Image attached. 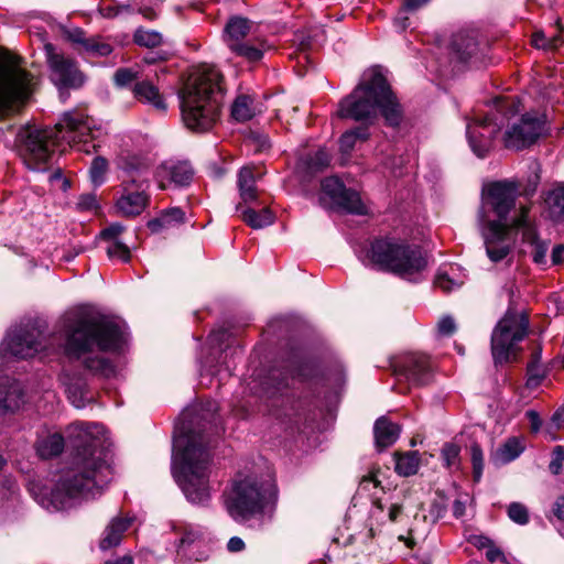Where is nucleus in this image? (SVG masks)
I'll return each mask as SVG.
<instances>
[{"label": "nucleus", "instance_id": "f257e3e1", "mask_svg": "<svg viewBox=\"0 0 564 564\" xmlns=\"http://www.w3.org/2000/svg\"><path fill=\"white\" fill-rule=\"evenodd\" d=\"M126 338V325L117 318L70 313L61 318L48 338L44 336L40 322L10 329L0 345V355L6 360L26 359L48 346H56L69 358L83 359L87 369L109 378L116 373L115 366L105 358L87 355L95 350L117 351L124 345Z\"/></svg>", "mask_w": 564, "mask_h": 564}, {"label": "nucleus", "instance_id": "f03ea898", "mask_svg": "<svg viewBox=\"0 0 564 564\" xmlns=\"http://www.w3.org/2000/svg\"><path fill=\"white\" fill-rule=\"evenodd\" d=\"M106 433L105 426L98 423L76 422L69 426V436L76 438L77 454L50 496L41 499L43 508L64 510L78 500L93 499L102 492L112 477Z\"/></svg>", "mask_w": 564, "mask_h": 564}, {"label": "nucleus", "instance_id": "7ed1b4c3", "mask_svg": "<svg viewBox=\"0 0 564 564\" xmlns=\"http://www.w3.org/2000/svg\"><path fill=\"white\" fill-rule=\"evenodd\" d=\"M104 133L96 119L74 109L62 115L54 128L26 124L19 129L15 145L23 163L32 171H46L52 163L55 147L64 141L87 154L96 150L95 140Z\"/></svg>", "mask_w": 564, "mask_h": 564}, {"label": "nucleus", "instance_id": "20e7f679", "mask_svg": "<svg viewBox=\"0 0 564 564\" xmlns=\"http://www.w3.org/2000/svg\"><path fill=\"white\" fill-rule=\"evenodd\" d=\"M518 185L512 181H497L486 184L481 192L478 209V226L486 243L503 239L509 227L516 228V238L530 247H545L534 224L529 219V209H516Z\"/></svg>", "mask_w": 564, "mask_h": 564}, {"label": "nucleus", "instance_id": "39448f33", "mask_svg": "<svg viewBox=\"0 0 564 564\" xmlns=\"http://www.w3.org/2000/svg\"><path fill=\"white\" fill-rule=\"evenodd\" d=\"M210 453L208 442L200 433L184 423L175 427L172 454V474L186 499L205 505L212 496L209 485Z\"/></svg>", "mask_w": 564, "mask_h": 564}, {"label": "nucleus", "instance_id": "423d86ee", "mask_svg": "<svg viewBox=\"0 0 564 564\" xmlns=\"http://www.w3.org/2000/svg\"><path fill=\"white\" fill-rule=\"evenodd\" d=\"M378 113L392 127L398 126L402 119L401 106L384 75L380 68L373 67L366 70L352 93L341 99L337 116L362 121L371 120Z\"/></svg>", "mask_w": 564, "mask_h": 564}, {"label": "nucleus", "instance_id": "0eeeda50", "mask_svg": "<svg viewBox=\"0 0 564 564\" xmlns=\"http://www.w3.org/2000/svg\"><path fill=\"white\" fill-rule=\"evenodd\" d=\"M180 98L184 124L196 132L210 130L219 117L223 99L219 69L214 65L198 67L191 75Z\"/></svg>", "mask_w": 564, "mask_h": 564}, {"label": "nucleus", "instance_id": "6e6552de", "mask_svg": "<svg viewBox=\"0 0 564 564\" xmlns=\"http://www.w3.org/2000/svg\"><path fill=\"white\" fill-rule=\"evenodd\" d=\"M495 102L500 115L501 128L507 122L502 134L507 149L523 150L550 134L551 127L544 112L532 110L518 116L522 105L517 96L497 98Z\"/></svg>", "mask_w": 564, "mask_h": 564}, {"label": "nucleus", "instance_id": "1a4fd4ad", "mask_svg": "<svg viewBox=\"0 0 564 564\" xmlns=\"http://www.w3.org/2000/svg\"><path fill=\"white\" fill-rule=\"evenodd\" d=\"M356 257L366 267L412 279L430 263L424 249H356Z\"/></svg>", "mask_w": 564, "mask_h": 564}, {"label": "nucleus", "instance_id": "9d476101", "mask_svg": "<svg viewBox=\"0 0 564 564\" xmlns=\"http://www.w3.org/2000/svg\"><path fill=\"white\" fill-rule=\"evenodd\" d=\"M272 485L254 476L238 475L225 495V507L235 521H246L261 513L272 497Z\"/></svg>", "mask_w": 564, "mask_h": 564}, {"label": "nucleus", "instance_id": "9b49d317", "mask_svg": "<svg viewBox=\"0 0 564 564\" xmlns=\"http://www.w3.org/2000/svg\"><path fill=\"white\" fill-rule=\"evenodd\" d=\"M36 77L26 70L23 59L8 55L0 59V110H11L32 94Z\"/></svg>", "mask_w": 564, "mask_h": 564}, {"label": "nucleus", "instance_id": "f8f14e48", "mask_svg": "<svg viewBox=\"0 0 564 564\" xmlns=\"http://www.w3.org/2000/svg\"><path fill=\"white\" fill-rule=\"evenodd\" d=\"M528 326L524 314L513 311L505 314L491 335V352L496 364L508 362L516 357L518 344L525 337Z\"/></svg>", "mask_w": 564, "mask_h": 564}, {"label": "nucleus", "instance_id": "ddd939ff", "mask_svg": "<svg viewBox=\"0 0 564 564\" xmlns=\"http://www.w3.org/2000/svg\"><path fill=\"white\" fill-rule=\"evenodd\" d=\"M319 202L323 206L350 214L366 215L367 206L356 191L345 187L336 176L325 177L321 183Z\"/></svg>", "mask_w": 564, "mask_h": 564}, {"label": "nucleus", "instance_id": "4468645a", "mask_svg": "<svg viewBox=\"0 0 564 564\" xmlns=\"http://www.w3.org/2000/svg\"><path fill=\"white\" fill-rule=\"evenodd\" d=\"M500 130L501 122L497 107L495 112L468 120L466 137L471 152L479 159L486 158L492 149L495 137Z\"/></svg>", "mask_w": 564, "mask_h": 564}, {"label": "nucleus", "instance_id": "2eb2a0df", "mask_svg": "<svg viewBox=\"0 0 564 564\" xmlns=\"http://www.w3.org/2000/svg\"><path fill=\"white\" fill-rule=\"evenodd\" d=\"M44 51L51 70V80L58 89L78 88L83 85L84 76L70 57L57 52L51 43L44 45Z\"/></svg>", "mask_w": 564, "mask_h": 564}, {"label": "nucleus", "instance_id": "dca6fc26", "mask_svg": "<svg viewBox=\"0 0 564 564\" xmlns=\"http://www.w3.org/2000/svg\"><path fill=\"white\" fill-rule=\"evenodd\" d=\"M194 171L186 161H165L158 166L155 177L161 189L170 186H187L193 180Z\"/></svg>", "mask_w": 564, "mask_h": 564}, {"label": "nucleus", "instance_id": "f3484780", "mask_svg": "<svg viewBox=\"0 0 564 564\" xmlns=\"http://www.w3.org/2000/svg\"><path fill=\"white\" fill-rule=\"evenodd\" d=\"M395 371L408 381L421 386L430 379L429 358L422 354H409L395 362Z\"/></svg>", "mask_w": 564, "mask_h": 564}, {"label": "nucleus", "instance_id": "a211bd4d", "mask_svg": "<svg viewBox=\"0 0 564 564\" xmlns=\"http://www.w3.org/2000/svg\"><path fill=\"white\" fill-rule=\"evenodd\" d=\"M404 519L403 507L400 503L377 499L369 512V534L373 538L387 522L401 523Z\"/></svg>", "mask_w": 564, "mask_h": 564}, {"label": "nucleus", "instance_id": "6ab92c4d", "mask_svg": "<svg viewBox=\"0 0 564 564\" xmlns=\"http://www.w3.org/2000/svg\"><path fill=\"white\" fill-rule=\"evenodd\" d=\"M263 174L264 171L261 166L246 165L240 169L237 180L240 196L238 204H257L258 200L264 199L257 187V182Z\"/></svg>", "mask_w": 564, "mask_h": 564}, {"label": "nucleus", "instance_id": "aec40b11", "mask_svg": "<svg viewBox=\"0 0 564 564\" xmlns=\"http://www.w3.org/2000/svg\"><path fill=\"white\" fill-rule=\"evenodd\" d=\"M236 214L253 229H261L274 221V214L265 199L258 200L257 204H237Z\"/></svg>", "mask_w": 564, "mask_h": 564}, {"label": "nucleus", "instance_id": "412c9836", "mask_svg": "<svg viewBox=\"0 0 564 564\" xmlns=\"http://www.w3.org/2000/svg\"><path fill=\"white\" fill-rule=\"evenodd\" d=\"M148 202L149 196L144 191H133L129 185H124L116 202V209L124 217H135L145 209Z\"/></svg>", "mask_w": 564, "mask_h": 564}, {"label": "nucleus", "instance_id": "4be33fe9", "mask_svg": "<svg viewBox=\"0 0 564 564\" xmlns=\"http://www.w3.org/2000/svg\"><path fill=\"white\" fill-rule=\"evenodd\" d=\"M254 24L242 17H232L224 30V41L229 50L254 36Z\"/></svg>", "mask_w": 564, "mask_h": 564}, {"label": "nucleus", "instance_id": "5701e85b", "mask_svg": "<svg viewBox=\"0 0 564 564\" xmlns=\"http://www.w3.org/2000/svg\"><path fill=\"white\" fill-rule=\"evenodd\" d=\"M24 403L21 383L11 378H0V412H13Z\"/></svg>", "mask_w": 564, "mask_h": 564}, {"label": "nucleus", "instance_id": "b1692460", "mask_svg": "<svg viewBox=\"0 0 564 564\" xmlns=\"http://www.w3.org/2000/svg\"><path fill=\"white\" fill-rule=\"evenodd\" d=\"M61 380L65 386L68 400L75 408L82 409L93 400L83 377H70L68 373H63Z\"/></svg>", "mask_w": 564, "mask_h": 564}, {"label": "nucleus", "instance_id": "393cba45", "mask_svg": "<svg viewBox=\"0 0 564 564\" xmlns=\"http://www.w3.org/2000/svg\"><path fill=\"white\" fill-rule=\"evenodd\" d=\"M185 212L180 207H171L162 210L158 217L148 221V228L153 234L178 227L185 223Z\"/></svg>", "mask_w": 564, "mask_h": 564}, {"label": "nucleus", "instance_id": "a878e982", "mask_svg": "<svg viewBox=\"0 0 564 564\" xmlns=\"http://www.w3.org/2000/svg\"><path fill=\"white\" fill-rule=\"evenodd\" d=\"M401 429L386 416L379 417L373 426L375 443L379 449L393 445L400 436Z\"/></svg>", "mask_w": 564, "mask_h": 564}, {"label": "nucleus", "instance_id": "bb28decb", "mask_svg": "<svg viewBox=\"0 0 564 564\" xmlns=\"http://www.w3.org/2000/svg\"><path fill=\"white\" fill-rule=\"evenodd\" d=\"M545 213L553 221H564V182L555 184L544 196Z\"/></svg>", "mask_w": 564, "mask_h": 564}, {"label": "nucleus", "instance_id": "cd10ccee", "mask_svg": "<svg viewBox=\"0 0 564 564\" xmlns=\"http://www.w3.org/2000/svg\"><path fill=\"white\" fill-rule=\"evenodd\" d=\"M134 97L143 102L151 105L159 111L166 110V104L159 91V88L149 80L138 82L133 87Z\"/></svg>", "mask_w": 564, "mask_h": 564}, {"label": "nucleus", "instance_id": "c85d7f7f", "mask_svg": "<svg viewBox=\"0 0 564 564\" xmlns=\"http://www.w3.org/2000/svg\"><path fill=\"white\" fill-rule=\"evenodd\" d=\"M267 50V42L263 39L253 36L240 43L230 51L237 56L243 57L250 63H256L262 59Z\"/></svg>", "mask_w": 564, "mask_h": 564}, {"label": "nucleus", "instance_id": "c756f323", "mask_svg": "<svg viewBox=\"0 0 564 564\" xmlns=\"http://www.w3.org/2000/svg\"><path fill=\"white\" fill-rule=\"evenodd\" d=\"M131 525V519L129 518H116L105 529L102 538L100 540V549L109 550L117 546L122 538V534Z\"/></svg>", "mask_w": 564, "mask_h": 564}, {"label": "nucleus", "instance_id": "7c9ffc66", "mask_svg": "<svg viewBox=\"0 0 564 564\" xmlns=\"http://www.w3.org/2000/svg\"><path fill=\"white\" fill-rule=\"evenodd\" d=\"M523 451V440L510 437L496 451L494 459L498 464H508L518 458Z\"/></svg>", "mask_w": 564, "mask_h": 564}, {"label": "nucleus", "instance_id": "2f4dec72", "mask_svg": "<svg viewBox=\"0 0 564 564\" xmlns=\"http://www.w3.org/2000/svg\"><path fill=\"white\" fill-rule=\"evenodd\" d=\"M452 46L460 61H467L477 51V41L469 32H459L454 35Z\"/></svg>", "mask_w": 564, "mask_h": 564}, {"label": "nucleus", "instance_id": "473e14b6", "mask_svg": "<svg viewBox=\"0 0 564 564\" xmlns=\"http://www.w3.org/2000/svg\"><path fill=\"white\" fill-rule=\"evenodd\" d=\"M35 448L42 458L57 456L64 448V438L58 433L42 436L37 440Z\"/></svg>", "mask_w": 564, "mask_h": 564}, {"label": "nucleus", "instance_id": "72a5a7b5", "mask_svg": "<svg viewBox=\"0 0 564 564\" xmlns=\"http://www.w3.org/2000/svg\"><path fill=\"white\" fill-rule=\"evenodd\" d=\"M256 113L253 99L248 95H239L231 107V116L237 121L250 120Z\"/></svg>", "mask_w": 564, "mask_h": 564}, {"label": "nucleus", "instance_id": "f704fd0d", "mask_svg": "<svg viewBox=\"0 0 564 564\" xmlns=\"http://www.w3.org/2000/svg\"><path fill=\"white\" fill-rule=\"evenodd\" d=\"M420 466L417 452H409L402 455L395 454V471L401 476L414 475Z\"/></svg>", "mask_w": 564, "mask_h": 564}, {"label": "nucleus", "instance_id": "c9c22d12", "mask_svg": "<svg viewBox=\"0 0 564 564\" xmlns=\"http://www.w3.org/2000/svg\"><path fill=\"white\" fill-rule=\"evenodd\" d=\"M457 269L454 267L449 268V271L440 270L435 276V285L442 291L449 293L464 284L463 278H456Z\"/></svg>", "mask_w": 564, "mask_h": 564}, {"label": "nucleus", "instance_id": "e433bc0d", "mask_svg": "<svg viewBox=\"0 0 564 564\" xmlns=\"http://www.w3.org/2000/svg\"><path fill=\"white\" fill-rule=\"evenodd\" d=\"M302 165L311 173L322 171L328 166L330 154L325 149H318L314 153L306 154L302 160Z\"/></svg>", "mask_w": 564, "mask_h": 564}, {"label": "nucleus", "instance_id": "4c0bfd02", "mask_svg": "<svg viewBox=\"0 0 564 564\" xmlns=\"http://www.w3.org/2000/svg\"><path fill=\"white\" fill-rule=\"evenodd\" d=\"M369 137L365 127H357L348 130L340 137L339 148L343 153H349L358 141H365Z\"/></svg>", "mask_w": 564, "mask_h": 564}, {"label": "nucleus", "instance_id": "58836bf2", "mask_svg": "<svg viewBox=\"0 0 564 564\" xmlns=\"http://www.w3.org/2000/svg\"><path fill=\"white\" fill-rule=\"evenodd\" d=\"M272 380L273 376L268 378L264 382H261L259 389L257 382L252 381L253 386L250 387V390L254 392V394H257L261 400L274 399L281 393L285 384L282 381L273 383Z\"/></svg>", "mask_w": 564, "mask_h": 564}, {"label": "nucleus", "instance_id": "ea45409f", "mask_svg": "<svg viewBox=\"0 0 564 564\" xmlns=\"http://www.w3.org/2000/svg\"><path fill=\"white\" fill-rule=\"evenodd\" d=\"M547 251L549 249H534L532 253V259L534 263L542 268H546L550 264L557 265L563 262L564 249H552L550 256Z\"/></svg>", "mask_w": 564, "mask_h": 564}, {"label": "nucleus", "instance_id": "a19ab883", "mask_svg": "<svg viewBox=\"0 0 564 564\" xmlns=\"http://www.w3.org/2000/svg\"><path fill=\"white\" fill-rule=\"evenodd\" d=\"M124 228L119 223L111 224L99 232V241L108 243L109 247H127L121 240Z\"/></svg>", "mask_w": 564, "mask_h": 564}, {"label": "nucleus", "instance_id": "79ce46f5", "mask_svg": "<svg viewBox=\"0 0 564 564\" xmlns=\"http://www.w3.org/2000/svg\"><path fill=\"white\" fill-rule=\"evenodd\" d=\"M108 171V162L102 156H97L93 160L90 169H89V176L91 183L98 187L106 181V174Z\"/></svg>", "mask_w": 564, "mask_h": 564}, {"label": "nucleus", "instance_id": "37998d69", "mask_svg": "<svg viewBox=\"0 0 564 564\" xmlns=\"http://www.w3.org/2000/svg\"><path fill=\"white\" fill-rule=\"evenodd\" d=\"M531 43L536 48L553 51L556 50L562 44V39L560 34L546 36L544 32L539 31L532 35Z\"/></svg>", "mask_w": 564, "mask_h": 564}, {"label": "nucleus", "instance_id": "c03bdc74", "mask_svg": "<svg viewBox=\"0 0 564 564\" xmlns=\"http://www.w3.org/2000/svg\"><path fill=\"white\" fill-rule=\"evenodd\" d=\"M131 4L130 12L138 11L144 18L149 20L155 19L161 11V1L160 0H149L147 2H129Z\"/></svg>", "mask_w": 564, "mask_h": 564}, {"label": "nucleus", "instance_id": "a18cd8bd", "mask_svg": "<svg viewBox=\"0 0 564 564\" xmlns=\"http://www.w3.org/2000/svg\"><path fill=\"white\" fill-rule=\"evenodd\" d=\"M75 209L80 213H98L100 210V203L95 193L80 194L75 203Z\"/></svg>", "mask_w": 564, "mask_h": 564}, {"label": "nucleus", "instance_id": "49530a36", "mask_svg": "<svg viewBox=\"0 0 564 564\" xmlns=\"http://www.w3.org/2000/svg\"><path fill=\"white\" fill-rule=\"evenodd\" d=\"M460 447L455 443H446L442 447L441 456L444 465L449 469H457L459 467Z\"/></svg>", "mask_w": 564, "mask_h": 564}, {"label": "nucleus", "instance_id": "de8ad7c7", "mask_svg": "<svg viewBox=\"0 0 564 564\" xmlns=\"http://www.w3.org/2000/svg\"><path fill=\"white\" fill-rule=\"evenodd\" d=\"M134 42L141 46L154 47L161 44L162 35L156 31L139 29L134 33Z\"/></svg>", "mask_w": 564, "mask_h": 564}, {"label": "nucleus", "instance_id": "09e8293b", "mask_svg": "<svg viewBox=\"0 0 564 564\" xmlns=\"http://www.w3.org/2000/svg\"><path fill=\"white\" fill-rule=\"evenodd\" d=\"M470 459L473 464V477L475 481H479L484 471V453L479 444L470 445Z\"/></svg>", "mask_w": 564, "mask_h": 564}, {"label": "nucleus", "instance_id": "8fccbe9b", "mask_svg": "<svg viewBox=\"0 0 564 564\" xmlns=\"http://www.w3.org/2000/svg\"><path fill=\"white\" fill-rule=\"evenodd\" d=\"M203 530L198 525L186 524L183 529V535L180 540V546L184 549L195 542H199L203 538Z\"/></svg>", "mask_w": 564, "mask_h": 564}, {"label": "nucleus", "instance_id": "3c124183", "mask_svg": "<svg viewBox=\"0 0 564 564\" xmlns=\"http://www.w3.org/2000/svg\"><path fill=\"white\" fill-rule=\"evenodd\" d=\"M85 50L97 56H107L112 52V46L97 39H88L85 41Z\"/></svg>", "mask_w": 564, "mask_h": 564}, {"label": "nucleus", "instance_id": "603ef678", "mask_svg": "<svg viewBox=\"0 0 564 564\" xmlns=\"http://www.w3.org/2000/svg\"><path fill=\"white\" fill-rule=\"evenodd\" d=\"M508 516L513 522L518 524H525L529 520L527 508L519 502H512L509 506Z\"/></svg>", "mask_w": 564, "mask_h": 564}, {"label": "nucleus", "instance_id": "864d4df0", "mask_svg": "<svg viewBox=\"0 0 564 564\" xmlns=\"http://www.w3.org/2000/svg\"><path fill=\"white\" fill-rule=\"evenodd\" d=\"M139 78V72L133 68H119L115 74V82L118 86H126Z\"/></svg>", "mask_w": 564, "mask_h": 564}, {"label": "nucleus", "instance_id": "5fc2aeb1", "mask_svg": "<svg viewBox=\"0 0 564 564\" xmlns=\"http://www.w3.org/2000/svg\"><path fill=\"white\" fill-rule=\"evenodd\" d=\"M131 4L128 2L126 4H116V6H101L99 8V13L101 17L110 19L115 18L123 12H130Z\"/></svg>", "mask_w": 564, "mask_h": 564}, {"label": "nucleus", "instance_id": "6e6d98bb", "mask_svg": "<svg viewBox=\"0 0 564 564\" xmlns=\"http://www.w3.org/2000/svg\"><path fill=\"white\" fill-rule=\"evenodd\" d=\"M456 332V323L453 317L444 316L437 323V333L440 336L448 337Z\"/></svg>", "mask_w": 564, "mask_h": 564}, {"label": "nucleus", "instance_id": "4d7b16f0", "mask_svg": "<svg viewBox=\"0 0 564 564\" xmlns=\"http://www.w3.org/2000/svg\"><path fill=\"white\" fill-rule=\"evenodd\" d=\"M107 257L112 263H126L131 259L130 249H106Z\"/></svg>", "mask_w": 564, "mask_h": 564}, {"label": "nucleus", "instance_id": "13d9d810", "mask_svg": "<svg viewBox=\"0 0 564 564\" xmlns=\"http://www.w3.org/2000/svg\"><path fill=\"white\" fill-rule=\"evenodd\" d=\"M564 463V446H556L552 454V460L549 465V468L552 474L557 475Z\"/></svg>", "mask_w": 564, "mask_h": 564}, {"label": "nucleus", "instance_id": "bf43d9fd", "mask_svg": "<svg viewBox=\"0 0 564 564\" xmlns=\"http://www.w3.org/2000/svg\"><path fill=\"white\" fill-rule=\"evenodd\" d=\"M229 336L230 335L227 329H215L209 334L208 341L212 347L221 348L223 344H225L229 339Z\"/></svg>", "mask_w": 564, "mask_h": 564}, {"label": "nucleus", "instance_id": "052dcab7", "mask_svg": "<svg viewBox=\"0 0 564 564\" xmlns=\"http://www.w3.org/2000/svg\"><path fill=\"white\" fill-rule=\"evenodd\" d=\"M412 10H408L405 8V2L403 3L402 9L398 12V14L394 18V25L398 30L404 31L409 26V18L406 15L408 12H411Z\"/></svg>", "mask_w": 564, "mask_h": 564}, {"label": "nucleus", "instance_id": "680f3d73", "mask_svg": "<svg viewBox=\"0 0 564 564\" xmlns=\"http://www.w3.org/2000/svg\"><path fill=\"white\" fill-rule=\"evenodd\" d=\"M54 259L58 262H69L78 256V251L76 249H54Z\"/></svg>", "mask_w": 564, "mask_h": 564}, {"label": "nucleus", "instance_id": "e2e57ef3", "mask_svg": "<svg viewBox=\"0 0 564 564\" xmlns=\"http://www.w3.org/2000/svg\"><path fill=\"white\" fill-rule=\"evenodd\" d=\"M542 380V376L536 372V369L534 366H530L528 368V380L527 386L529 388H535L540 384Z\"/></svg>", "mask_w": 564, "mask_h": 564}, {"label": "nucleus", "instance_id": "0e129e2a", "mask_svg": "<svg viewBox=\"0 0 564 564\" xmlns=\"http://www.w3.org/2000/svg\"><path fill=\"white\" fill-rule=\"evenodd\" d=\"M486 557L491 563L505 560V555H503L502 551L500 549L496 547L494 544H491L487 549Z\"/></svg>", "mask_w": 564, "mask_h": 564}, {"label": "nucleus", "instance_id": "69168bd1", "mask_svg": "<svg viewBox=\"0 0 564 564\" xmlns=\"http://www.w3.org/2000/svg\"><path fill=\"white\" fill-rule=\"evenodd\" d=\"M509 249H486L488 258L492 262H499L508 256Z\"/></svg>", "mask_w": 564, "mask_h": 564}, {"label": "nucleus", "instance_id": "338daca9", "mask_svg": "<svg viewBox=\"0 0 564 564\" xmlns=\"http://www.w3.org/2000/svg\"><path fill=\"white\" fill-rule=\"evenodd\" d=\"M527 417L530 421V425H531L532 432H534V433L539 432V430L541 427V424H542V421H541L538 412L534 411V410H529L527 412Z\"/></svg>", "mask_w": 564, "mask_h": 564}, {"label": "nucleus", "instance_id": "774afa93", "mask_svg": "<svg viewBox=\"0 0 564 564\" xmlns=\"http://www.w3.org/2000/svg\"><path fill=\"white\" fill-rule=\"evenodd\" d=\"M227 549L232 553L240 552L245 549V542L238 536H232L227 543Z\"/></svg>", "mask_w": 564, "mask_h": 564}]
</instances>
